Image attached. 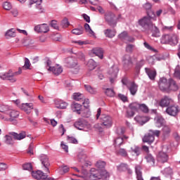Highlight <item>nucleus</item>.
Returning a JSON list of instances; mask_svg holds the SVG:
<instances>
[{
    "instance_id": "obj_1",
    "label": "nucleus",
    "mask_w": 180,
    "mask_h": 180,
    "mask_svg": "<svg viewBox=\"0 0 180 180\" xmlns=\"http://www.w3.org/2000/svg\"><path fill=\"white\" fill-rule=\"evenodd\" d=\"M151 20H157L155 13H154V11H148L147 15L139 20V25L143 28L144 30H150L154 28V23H153Z\"/></svg>"
},
{
    "instance_id": "obj_2",
    "label": "nucleus",
    "mask_w": 180,
    "mask_h": 180,
    "mask_svg": "<svg viewBox=\"0 0 180 180\" xmlns=\"http://www.w3.org/2000/svg\"><path fill=\"white\" fill-rule=\"evenodd\" d=\"M102 178H109V173L106 170H99L95 168H91L86 176V179L89 180H99Z\"/></svg>"
},
{
    "instance_id": "obj_3",
    "label": "nucleus",
    "mask_w": 180,
    "mask_h": 180,
    "mask_svg": "<svg viewBox=\"0 0 180 180\" xmlns=\"http://www.w3.org/2000/svg\"><path fill=\"white\" fill-rule=\"evenodd\" d=\"M22 74V68H19L18 72H13L12 70H9L5 73H0L1 79H7L10 81V82H16V76L20 75Z\"/></svg>"
},
{
    "instance_id": "obj_4",
    "label": "nucleus",
    "mask_w": 180,
    "mask_h": 180,
    "mask_svg": "<svg viewBox=\"0 0 180 180\" xmlns=\"http://www.w3.org/2000/svg\"><path fill=\"white\" fill-rule=\"evenodd\" d=\"M65 63L68 68H73L74 70H76V72L79 71V65L78 64L77 58L74 57H68L65 59Z\"/></svg>"
},
{
    "instance_id": "obj_5",
    "label": "nucleus",
    "mask_w": 180,
    "mask_h": 180,
    "mask_svg": "<svg viewBox=\"0 0 180 180\" xmlns=\"http://www.w3.org/2000/svg\"><path fill=\"white\" fill-rule=\"evenodd\" d=\"M100 122L103 126H105L107 129L112 127V118L106 115H102L100 117Z\"/></svg>"
},
{
    "instance_id": "obj_6",
    "label": "nucleus",
    "mask_w": 180,
    "mask_h": 180,
    "mask_svg": "<svg viewBox=\"0 0 180 180\" xmlns=\"http://www.w3.org/2000/svg\"><path fill=\"white\" fill-rule=\"evenodd\" d=\"M39 160L44 167L45 172H48V174H49L50 170H49V167H50V161L49 160V157L46 155H41L39 156Z\"/></svg>"
},
{
    "instance_id": "obj_7",
    "label": "nucleus",
    "mask_w": 180,
    "mask_h": 180,
    "mask_svg": "<svg viewBox=\"0 0 180 180\" xmlns=\"http://www.w3.org/2000/svg\"><path fill=\"white\" fill-rule=\"evenodd\" d=\"M158 85L160 91H162L163 92H168L169 82L167 80V78H160Z\"/></svg>"
},
{
    "instance_id": "obj_8",
    "label": "nucleus",
    "mask_w": 180,
    "mask_h": 180,
    "mask_svg": "<svg viewBox=\"0 0 180 180\" xmlns=\"http://www.w3.org/2000/svg\"><path fill=\"white\" fill-rule=\"evenodd\" d=\"M18 106L20 109L25 112L27 115H30V113H32V110H33V103H22L21 105Z\"/></svg>"
},
{
    "instance_id": "obj_9",
    "label": "nucleus",
    "mask_w": 180,
    "mask_h": 180,
    "mask_svg": "<svg viewBox=\"0 0 180 180\" xmlns=\"http://www.w3.org/2000/svg\"><path fill=\"white\" fill-rule=\"evenodd\" d=\"M127 88H128L131 95L135 96L136 94H137V91H139V84H136L134 82H129Z\"/></svg>"
},
{
    "instance_id": "obj_10",
    "label": "nucleus",
    "mask_w": 180,
    "mask_h": 180,
    "mask_svg": "<svg viewBox=\"0 0 180 180\" xmlns=\"http://www.w3.org/2000/svg\"><path fill=\"white\" fill-rule=\"evenodd\" d=\"M36 33H47L49 32V26L47 24L37 25L34 27Z\"/></svg>"
},
{
    "instance_id": "obj_11",
    "label": "nucleus",
    "mask_w": 180,
    "mask_h": 180,
    "mask_svg": "<svg viewBox=\"0 0 180 180\" xmlns=\"http://www.w3.org/2000/svg\"><path fill=\"white\" fill-rule=\"evenodd\" d=\"M10 136H12L14 140H23V139H26V131H21L19 134L16 132H9Z\"/></svg>"
},
{
    "instance_id": "obj_12",
    "label": "nucleus",
    "mask_w": 180,
    "mask_h": 180,
    "mask_svg": "<svg viewBox=\"0 0 180 180\" xmlns=\"http://www.w3.org/2000/svg\"><path fill=\"white\" fill-rule=\"evenodd\" d=\"M104 20L107 25L112 26L113 25V12L107 11L104 14Z\"/></svg>"
},
{
    "instance_id": "obj_13",
    "label": "nucleus",
    "mask_w": 180,
    "mask_h": 180,
    "mask_svg": "<svg viewBox=\"0 0 180 180\" xmlns=\"http://www.w3.org/2000/svg\"><path fill=\"white\" fill-rule=\"evenodd\" d=\"M154 124L156 127H162L165 125V120L161 115H156L154 118Z\"/></svg>"
},
{
    "instance_id": "obj_14",
    "label": "nucleus",
    "mask_w": 180,
    "mask_h": 180,
    "mask_svg": "<svg viewBox=\"0 0 180 180\" xmlns=\"http://www.w3.org/2000/svg\"><path fill=\"white\" fill-rule=\"evenodd\" d=\"M32 175L34 179H47V174L40 170L32 172Z\"/></svg>"
},
{
    "instance_id": "obj_15",
    "label": "nucleus",
    "mask_w": 180,
    "mask_h": 180,
    "mask_svg": "<svg viewBox=\"0 0 180 180\" xmlns=\"http://www.w3.org/2000/svg\"><path fill=\"white\" fill-rule=\"evenodd\" d=\"M85 126H86V122L83 119H79L74 123V127L77 129V130H84Z\"/></svg>"
},
{
    "instance_id": "obj_16",
    "label": "nucleus",
    "mask_w": 180,
    "mask_h": 180,
    "mask_svg": "<svg viewBox=\"0 0 180 180\" xmlns=\"http://www.w3.org/2000/svg\"><path fill=\"white\" fill-rule=\"evenodd\" d=\"M166 112L167 114L169 115L170 116H176L179 110H178V106L171 105L166 109Z\"/></svg>"
},
{
    "instance_id": "obj_17",
    "label": "nucleus",
    "mask_w": 180,
    "mask_h": 180,
    "mask_svg": "<svg viewBox=\"0 0 180 180\" xmlns=\"http://www.w3.org/2000/svg\"><path fill=\"white\" fill-rule=\"evenodd\" d=\"M47 70L49 71H51V72H53L54 75H60V74L63 72V68L59 65H56L53 67H49Z\"/></svg>"
},
{
    "instance_id": "obj_18",
    "label": "nucleus",
    "mask_w": 180,
    "mask_h": 180,
    "mask_svg": "<svg viewBox=\"0 0 180 180\" xmlns=\"http://www.w3.org/2000/svg\"><path fill=\"white\" fill-rule=\"evenodd\" d=\"M178 89H179V86H178V84H176V82L173 79H169L168 92H169V91H176Z\"/></svg>"
},
{
    "instance_id": "obj_19",
    "label": "nucleus",
    "mask_w": 180,
    "mask_h": 180,
    "mask_svg": "<svg viewBox=\"0 0 180 180\" xmlns=\"http://www.w3.org/2000/svg\"><path fill=\"white\" fill-rule=\"evenodd\" d=\"M157 160L158 162L164 164V162H167V161H168V155L164 152H159L157 155Z\"/></svg>"
},
{
    "instance_id": "obj_20",
    "label": "nucleus",
    "mask_w": 180,
    "mask_h": 180,
    "mask_svg": "<svg viewBox=\"0 0 180 180\" xmlns=\"http://www.w3.org/2000/svg\"><path fill=\"white\" fill-rule=\"evenodd\" d=\"M174 101L171 99V98L168 96H165L163 98L161 99L160 102V105L162 108H167L169 105H171V103H173Z\"/></svg>"
},
{
    "instance_id": "obj_21",
    "label": "nucleus",
    "mask_w": 180,
    "mask_h": 180,
    "mask_svg": "<svg viewBox=\"0 0 180 180\" xmlns=\"http://www.w3.org/2000/svg\"><path fill=\"white\" fill-rule=\"evenodd\" d=\"M122 63L125 70H127V68H129V67L133 64L131 57H130L129 55H125L122 58Z\"/></svg>"
},
{
    "instance_id": "obj_22",
    "label": "nucleus",
    "mask_w": 180,
    "mask_h": 180,
    "mask_svg": "<svg viewBox=\"0 0 180 180\" xmlns=\"http://www.w3.org/2000/svg\"><path fill=\"white\" fill-rule=\"evenodd\" d=\"M179 41V37L176 34H169V45L175 46Z\"/></svg>"
},
{
    "instance_id": "obj_23",
    "label": "nucleus",
    "mask_w": 180,
    "mask_h": 180,
    "mask_svg": "<svg viewBox=\"0 0 180 180\" xmlns=\"http://www.w3.org/2000/svg\"><path fill=\"white\" fill-rule=\"evenodd\" d=\"M179 41V37L176 34H169V45L175 46Z\"/></svg>"
},
{
    "instance_id": "obj_24",
    "label": "nucleus",
    "mask_w": 180,
    "mask_h": 180,
    "mask_svg": "<svg viewBox=\"0 0 180 180\" xmlns=\"http://www.w3.org/2000/svg\"><path fill=\"white\" fill-rule=\"evenodd\" d=\"M7 115H9V116H10V118L8 120L10 122H13V120H15V119H18L19 117L20 113H19V111H17L15 110H9Z\"/></svg>"
},
{
    "instance_id": "obj_25",
    "label": "nucleus",
    "mask_w": 180,
    "mask_h": 180,
    "mask_svg": "<svg viewBox=\"0 0 180 180\" xmlns=\"http://www.w3.org/2000/svg\"><path fill=\"white\" fill-rule=\"evenodd\" d=\"M145 71L148 77H149L150 79H151L152 81H154V79H155V77H157V71H155V70H153L148 68H145Z\"/></svg>"
},
{
    "instance_id": "obj_26",
    "label": "nucleus",
    "mask_w": 180,
    "mask_h": 180,
    "mask_svg": "<svg viewBox=\"0 0 180 180\" xmlns=\"http://www.w3.org/2000/svg\"><path fill=\"white\" fill-rule=\"evenodd\" d=\"M117 169L120 172H123L124 171H128L129 174L133 172L130 169H129V165L127 163H121L117 167Z\"/></svg>"
},
{
    "instance_id": "obj_27",
    "label": "nucleus",
    "mask_w": 180,
    "mask_h": 180,
    "mask_svg": "<svg viewBox=\"0 0 180 180\" xmlns=\"http://www.w3.org/2000/svg\"><path fill=\"white\" fill-rule=\"evenodd\" d=\"M162 132L163 139L169 137V134H171V127L168 125H164L162 129Z\"/></svg>"
},
{
    "instance_id": "obj_28",
    "label": "nucleus",
    "mask_w": 180,
    "mask_h": 180,
    "mask_svg": "<svg viewBox=\"0 0 180 180\" xmlns=\"http://www.w3.org/2000/svg\"><path fill=\"white\" fill-rule=\"evenodd\" d=\"M154 140V135L151 134V133L146 134L143 138V143H148V144L153 143Z\"/></svg>"
},
{
    "instance_id": "obj_29",
    "label": "nucleus",
    "mask_w": 180,
    "mask_h": 180,
    "mask_svg": "<svg viewBox=\"0 0 180 180\" xmlns=\"http://www.w3.org/2000/svg\"><path fill=\"white\" fill-rule=\"evenodd\" d=\"M91 53H93V54H95V56L101 58V60L103 58V49H102V48L94 49L91 51Z\"/></svg>"
},
{
    "instance_id": "obj_30",
    "label": "nucleus",
    "mask_w": 180,
    "mask_h": 180,
    "mask_svg": "<svg viewBox=\"0 0 180 180\" xmlns=\"http://www.w3.org/2000/svg\"><path fill=\"white\" fill-rule=\"evenodd\" d=\"M134 120L141 124H144V123H147V122L150 120V118L148 117H141L140 115H137L134 117Z\"/></svg>"
},
{
    "instance_id": "obj_31",
    "label": "nucleus",
    "mask_w": 180,
    "mask_h": 180,
    "mask_svg": "<svg viewBox=\"0 0 180 180\" xmlns=\"http://www.w3.org/2000/svg\"><path fill=\"white\" fill-rule=\"evenodd\" d=\"M56 105L57 109H67L68 106V103L63 101H56Z\"/></svg>"
},
{
    "instance_id": "obj_32",
    "label": "nucleus",
    "mask_w": 180,
    "mask_h": 180,
    "mask_svg": "<svg viewBox=\"0 0 180 180\" xmlns=\"http://www.w3.org/2000/svg\"><path fill=\"white\" fill-rule=\"evenodd\" d=\"M128 108L134 112H139L140 103L137 102L131 103L129 105Z\"/></svg>"
},
{
    "instance_id": "obj_33",
    "label": "nucleus",
    "mask_w": 180,
    "mask_h": 180,
    "mask_svg": "<svg viewBox=\"0 0 180 180\" xmlns=\"http://www.w3.org/2000/svg\"><path fill=\"white\" fill-rule=\"evenodd\" d=\"M81 104L78 103H73L72 105V110L73 112H77L78 115H81Z\"/></svg>"
},
{
    "instance_id": "obj_34",
    "label": "nucleus",
    "mask_w": 180,
    "mask_h": 180,
    "mask_svg": "<svg viewBox=\"0 0 180 180\" xmlns=\"http://www.w3.org/2000/svg\"><path fill=\"white\" fill-rule=\"evenodd\" d=\"M89 70H90V71H92V70H95V68H96V62H95V60H94V59H89L87 62L86 64Z\"/></svg>"
},
{
    "instance_id": "obj_35",
    "label": "nucleus",
    "mask_w": 180,
    "mask_h": 180,
    "mask_svg": "<svg viewBox=\"0 0 180 180\" xmlns=\"http://www.w3.org/2000/svg\"><path fill=\"white\" fill-rule=\"evenodd\" d=\"M160 43L162 44H169V34L162 35L160 38Z\"/></svg>"
},
{
    "instance_id": "obj_36",
    "label": "nucleus",
    "mask_w": 180,
    "mask_h": 180,
    "mask_svg": "<svg viewBox=\"0 0 180 180\" xmlns=\"http://www.w3.org/2000/svg\"><path fill=\"white\" fill-rule=\"evenodd\" d=\"M84 88L86 91H87V92H89V94H91V95H95V94H96L97 92L96 89L91 86L89 84H85Z\"/></svg>"
},
{
    "instance_id": "obj_37",
    "label": "nucleus",
    "mask_w": 180,
    "mask_h": 180,
    "mask_svg": "<svg viewBox=\"0 0 180 180\" xmlns=\"http://www.w3.org/2000/svg\"><path fill=\"white\" fill-rule=\"evenodd\" d=\"M131 153L134 154V155H136V157H139L140 154L141 153L140 147L139 146H133L131 148Z\"/></svg>"
},
{
    "instance_id": "obj_38",
    "label": "nucleus",
    "mask_w": 180,
    "mask_h": 180,
    "mask_svg": "<svg viewBox=\"0 0 180 180\" xmlns=\"http://www.w3.org/2000/svg\"><path fill=\"white\" fill-rule=\"evenodd\" d=\"M5 143L6 144H8L9 146L13 144V139H12V135L8 134L6 135L5 136Z\"/></svg>"
},
{
    "instance_id": "obj_39",
    "label": "nucleus",
    "mask_w": 180,
    "mask_h": 180,
    "mask_svg": "<svg viewBox=\"0 0 180 180\" xmlns=\"http://www.w3.org/2000/svg\"><path fill=\"white\" fill-rule=\"evenodd\" d=\"M73 99H75V101H82V102H84V95L79 93H75L73 94Z\"/></svg>"
},
{
    "instance_id": "obj_40",
    "label": "nucleus",
    "mask_w": 180,
    "mask_h": 180,
    "mask_svg": "<svg viewBox=\"0 0 180 180\" xmlns=\"http://www.w3.org/2000/svg\"><path fill=\"white\" fill-rule=\"evenodd\" d=\"M117 155H120L121 157L126 158L127 157V151L124 148H120L117 151Z\"/></svg>"
},
{
    "instance_id": "obj_41",
    "label": "nucleus",
    "mask_w": 180,
    "mask_h": 180,
    "mask_svg": "<svg viewBox=\"0 0 180 180\" xmlns=\"http://www.w3.org/2000/svg\"><path fill=\"white\" fill-rule=\"evenodd\" d=\"M84 29L87 33L91 34V36H95V32L91 29V27L89 26V24L85 23L84 24Z\"/></svg>"
},
{
    "instance_id": "obj_42",
    "label": "nucleus",
    "mask_w": 180,
    "mask_h": 180,
    "mask_svg": "<svg viewBox=\"0 0 180 180\" xmlns=\"http://www.w3.org/2000/svg\"><path fill=\"white\" fill-rule=\"evenodd\" d=\"M5 36L6 39H9V37H15L16 36V34L15 33L13 29H11L6 32Z\"/></svg>"
},
{
    "instance_id": "obj_43",
    "label": "nucleus",
    "mask_w": 180,
    "mask_h": 180,
    "mask_svg": "<svg viewBox=\"0 0 180 180\" xmlns=\"http://www.w3.org/2000/svg\"><path fill=\"white\" fill-rule=\"evenodd\" d=\"M146 160L147 162L152 164V165H154V162H155V160L154 159V157H153V155H151V154H148L146 156Z\"/></svg>"
},
{
    "instance_id": "obj_44",
    "label": "nucleus",
    "mask_w": 180,
    "mask_h": 180,
    "mask_svg": "<svg viewBox=\"0 0 180 180\" xmlns=\"http://www.w3.org/2000/svg\"><path fill=\"white\" fill-rule=\"evenodd\" d=\"M9 110V107L8 105L0 104V112L2 113H6L8 115Z\"/></svg>"
},
{
    "instance_id": "obj_45",
    "label": "nucleus",
    "mask_w": 180,
    "mask_h": 180,
    "mask_svg": "<svg viewBox=\"0 0 180 180\" xmlns=\"http://www.w3.org/2000/svg\"><path fill=\"white\" fill-rule=\"evenodd\" d=\"M150 30H153L152 34L153 37H160V30H158V27H155V25L153 28L150 29Z\"/></svg>"
},
{
    "instance_id": "obj_46",
    "label": "nucleus",
    "mask_w": 180,
    "mask_h": 180,
    "mask_svg": "<svg viewBox=\"0 0 180 180\" xmlns=\"http://www.w3.org/2000/svg\"><path fill=\"white\" fill-rule=\"evenodd\" d=\"M105 165H106V163L102 161H98L96 164V168H98V170H101V171H104L103 168H105Z\"/></svg>"
},
{
    "instance_id": "obj_47",
    "label": "nucleus",
    "mask_w": 180,
    "mask_h": 180,
    "mask_svg": "<svg viewBox=\"0 0 180 180\" xmlns=\"http://www.w3.org/2000/svg\"><path fill=\"white\" fill-rule=\"evenodd\" d=\"M143 113H148V107L146 104H139V111Z\"/></svg>"
},
{
    "instance_id": "obj_48",
    "label": "nucleus",
    "mask_w": 180,
    "mask_h": 180,
    "mask_svg": "<svg viewBox=\"0 0 180 180\" xmlns=\"http://www.w3.org/2000/svg\"><path fill=\"white\" fill-rule=\"evenodd\" d=\"M104 34L105 37H108V39H112V37H113V31L110 29H107L104 30Z\"/></svg>"
},
{
    "instance_id": "obj_49",
    "label": "nucleus",
    "mask_w": 180,
    "mask_h": 180,
    "mask_svg": "<svg viewBox=\"0 0 180 180\" xmlns=\"http://www.w3.org/2000/svg\"><path fill=\"white\" fill-rule=\"evenodd\" d=\"M126 128L124 127H120L116 129V134H118V136H122L124 134Z\"/></svg>"
},
{
    "instance_id": "obj_50",
    "label": "nucleus",
    "mask_w": 180,
    "mask_h": 180,
    "mask_svg": "<svg viewBox=\"0 0 180 180\" xmlns=\"http://www.w3.org/2000/svg\"><path fill=\"white\" fill-rule=\"evenodd\" d=\"M72 33L77 36H79V34H82L84 33V28H75L72 30Z\"/></svg>"
},
{
    "instance_id": "obj_51",
    "label": "nucleus",
    "mask_w": 180,
    "mask_h": 180,
    "mask_svg": "<svg viewBox=\"0 0 180 180\" xmlns=\"http://www.w3.org/2000/svg\"><path fill=\"white\" fill-rule=\"evenodd\" d=\"M22 169L25 171H32L33 167H32V164L30 163H25L22 165Z\"/></svg>"
},
{
    "instance_id": "obj_52",
    "label": "nucleus",
    "mask_w": 180,
    "mask_h": 180,
    "mask_svg": "<svg viewBox=\"0 0 180 180\" xmlns=\"http://www.w3.org/2000/svg\"><path fill=\"white\" fill-rule=\"evenodd\" d=\"M24 70H30V60L27 58H25V65L22 67Z\"/></svg>"
},
{
    "instance_id": "obj_53",
    "label": "nucleus",
    "mask_w": 180,
    "mask_h": 180,
    "mask_svg": "<svg viewBox=\"0 0 180 180\" xmlns=\"http://www.w3.org/2000/svg\"><path fill=\"white\" fill-rule=\"evenodd\" d=\"M76 56H77V58L79 60H80V61H85V54H84V53H82V52H77L76 53Z\"/></svg>"
},
{
    "instance_id": "obj_54",
    "label": "nucleus",
    "mask_w": 180,
    "mask_h": 180,
    "mask_svg": "<svg viewBox=\"0 0 180 180\" xmlns=\"http://www.w3.org/2000/svg\"><path fill=\"white\" fill-rule=\"evenodd\" d=\"M135 112L134 110H131L130 108H128L126 112V117H133L134 116Z\"/></svg>"
},
{
    "instance_id": "obj_55",
    "label": "nucleus",
    "mask_w": 180,
    "mask_h": 180,
    "mask_svg": "<svg viewBox=\"0 0 180 180\" xmlns=\"http://www.w3.org/2000/svg\"><path fill=\"white\" fill-rule=\"evenodd\" d=\"M3 8L6 11H11L12 9V5L9 2H4L3 4Z\"/></svg>"
},
{
    "instance_id": "obj_56",
    "label": "nucleus",
    "mask_w": 180,
    "mask_h": 180,
    "mask_svg": "<svg viewBox=\"0 0 180 180\" xmlns=\"http://www.w3.org/2000/svg\"><path fill=\"white\" fill-rule=\"evenodd\" d=\"M162 30V32H172L174 30V26H163Z\"/></svg>"
},
{
    "instance_id": "obj_57",
    "label": "nucleus",
    "mask_w": 180,
    "mask_h": 180,
    "mask_svg": "<svg viewBox=\"0 0 180 180\" xmlns=\"http://www.w3.org/2000/svg\"><path fill=\"white\" fill-rule=\"evenodd\" d=\"M115 144L116 146H120L122 144H123V138L122 137H118L115 140Z\"/></svg>"
},
{
    "instance_id": "obj_58",
    "label": "nucleus",
    "mask_w": 180,
    "mask_h": 180,
    "mask_svg": "<svg viewBox=\"0 0 180 180\" xmlns=\"http://www.w3.org/2000/svg\"><path fill=\"white\" fill-rule=\"evenodd\" d=\"M151 4L150 3H146L143 5V8H145L146 10V13L147 12H153V11H151Z\"/></svg>"
},
{
    "instance_id": "obj_59",
    "label": "nucleus",
    "mask_w": 180,
    "mask_h": 180,
    "mask_svg": "<svg viewBox=\"0 0 180 180\" xmlns=\"http://www.w3.org/2000/svg\"><path fill=\"white\" fill-rule=\"evenodd\" d=\"M105 94V95H107V96L112 98V96H113V89H109V88L106 89Z\"/></svg>"
},
{
    "instance_id": "obj_60",
    "label": "nucleus",
    "mask_w": 180,
    "mask_h": 180,
    "mask_svg": "<svg viewBox=\"0 0 180 180\" xmlns=\"http://www.w3.org/2000/svg\"><path fill=\"white\" fill-rule=\"evenodd\" d=\"M69 25H70V22H68V19L67 18H64L61 22L62 27H68Z\"/></svg>"
},
{
    "instance_id": "obj_61",
    "label": "nucleus",
    "mask_w": 180,
    "mask_h": 180,
    "mask_svg": "<svg viewBox=\"0 0 180 180\" xmlns=\"http://www.w3.org/2000/svg\"><path fill=\"white\" fill-rule=\"evenodd\" d=\"M134 49V45H133V44H128L126 46V51L127 53H133Z\"/></svg>"
},
{
    "instance_id": "obj_62",
    "label": "nucleus",
    "mask_w": 180,
    "mask_h": 180,
    "mask_svg": "<svg viewBox=\"0 0 180 180\" xmlns=\"http://www.w3.org/2000/svg\"><path fill=\"white\" fill-rule=\"evenodd\" d=\"M118 98L122 101V102H128L129 99L127 96H124V94H118Z\"/></svg>"
},
{
    "instance_id": "obj_63",
    "label": "nucleus",
    "mask_w": 180,
    "mask_h": 180,
    "mask_svg": "<svg viewBox=\"0 0 180 180\" xmlns=\"http://www.w3.org/2000/svg\"><path fill=\"white\" fill-rule=\"evenodd\" d=\"M163 174H165V175H172V169H171V167L165 168L163 171Z\"/></svg>"
},
{
    "instance_id": "obj_64",
    "label": "nucleus",
    "mask_w": 180,
    "mask_h": 180,
    "mask_svg": "<svg viewBox=\"0 0 180 180\" xmlns=\"http://www.w3.org/2000/svg\"><path fill=\"white\" fill-rule=\"evenodd\" d=\"M127 32H123L122 33H121L120 34V39H121L122 40H124V41L126 40L127 37Z\"/></svg>"
}]
</instances>
